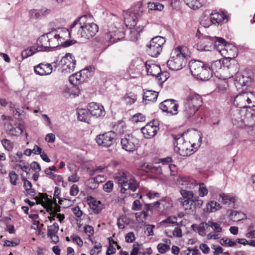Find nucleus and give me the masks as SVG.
I'll use <instances>...</instances> for the list:
<instances>
[{"instance_id": "f257e3e1", "label": "nucleus", "mask_w": 255, "mask_h": 255, "mask_svg": "<svg viewBox=\"0 0 255 255\" xmlns=\"http://www.w3.org/2000/svg\"><path fill=\"white\" fill-rule=\"evenodd\" d=\"M145 9V6L138 2L124 13L126 25L130 29L136 27L131 31L130 38L132 41L138 39L140 32L147 23L146 20L143 18Z\"/></svg>"}, {"instance_id": "f03ea898", "label": "nucleus", "mask_w": 255, "mask_h": 255, "mask_svg": "<svg viewBox=\"0 0 255 255\" xmlns=\"http://www.w3.org/2000/svg\"><path fill=\"white\" fill-rule=\"evenodd\" d=\"M87 17L86 15H83L75 20L70 27L71 31L65 30V33L70 35L71 32L75 31V28L77 26L78 30L77 35L78 38L82 40H89L94 37L98 31L99 27L94 22H88Z\"/></svg>"}, {"instance_id": "7ed1b4c3", "label": "nucleus", "mask_w": 255, "mask_h": 255, "mask_svg": "<svg viewBox=\"0 0 255 255\" xmlns=\"http://www.w3.org/2000/svg\"><path fill=\"white\" fill-rule=\"evenodd\" d=\"M187 48L186 46H178L172 52V56L168 60L167 65L168 68L174 71L181 69L186 64V53Z\"/></svg>"}, {"instance_id": "20e7f679", "label": "nucleus", "mask_w": 255, "mask_h": 255, "mask_svg": "<svg viewBox=\"0 0 255 255\" xmlns=\"http://www.w3.org/2000/svg\"><path fill=\"white\" fill-rule=\"evenodd\" d=\"M115 179L122 187L121 192L126 193L128 190L134 192L138 187V183L134 177L126 170H121L116 174Z\"/></svg>"}, {"instance_id": "39448f33", "label": "nucleus", "mask_w": 255, "mask_h": 255, "mask_svg": "<svg viewBox=\"0 0 255 255\" xmlns=\"http://www.w3.org/2000/svg\"><path fill=\"white\" fill-rule=\"evenodd\" d=\"M202 101V98L199 95L194 92H190L184 100L185 116L187 118L193 116L198 110Z\"/></svg>"}, {"instance_id": "423d86ee", "label": "nucleus", "mask_w": 255, "mask_h": 255, "mask_svg": "<svg viewBox=\"0 0 255 255\" xmlns=\"http://www.w3.org/2000/svg\"><path fill=\"white\" fill-rule=\"evenodd\" d=\"M189 67L192 75L199 80L206 81L212 77L208 65L201 61H192L189 63Z\"/></svg>"}, {"instance_id": "0eeeda50", "label": "nucleus", "mask_w": 255, "mask_h": 255, "mask_svg": "<svg viewBox=\"0 0 255 255\" xmlns=\"http://www.w3.org/2000/svg\"><path fill=\"white\" fill-rule=\"evenodd\" d=\"M194 136L198 138L197 143H191L189 141H186L182 145H181V146L174 147V151L182 156H187L192 154L194 152L193 148L197 149L199 147L201 144L202 138L200 132H198L195 134Z\"/></svg>"}, {"instance_id": "6e6552de", "label": "nucleus", "mask_w": 255, "mask_h": 255, "mask_svg": "<svg viewBox=\"0 0 255 255\" xmlns=\"http://www.w3.org/2000/svg\"><path fill=\"white\" fill-rule=\"evenodd\" d=\"M220 37L216 36H210L205 35L196 45V47L199 51H212L217 49L220 44L221 41H219Z\"/></svg>"}, {"instance_id": "1a4fd4ad", "label": "nucleus", "mask_w": 255, "mask_h": 255, "mask_svg": "<svg viewBox=\"0 0 255 255\" xmlns=\"http://www.w3.org/2000/svg\"><path fill=\"white\" fill-rule=\"evenodd\" d=\"M165 42V39L161 36H155L150 41L146 46V51L151 57H156L162 50V46Z\"/></svg>"}, {"instance_id": "9d476101", "label": "nucleus", "mask_w": 255, "mask_h": 255, "mask_svg": "<svg viewBox=\"0 0 255 255\" xmlns=\"http://www.w3.org/2000/svg\"><path fill=\"white\" fill-rule=\"evenodd\" d=\"M116 137V132L109 131L97 135L95 140L99 146L109 147L115 143Z\"/></svg>"}, {"instance_id": "9b49d317", "label": "nucleus", "mask_w": 255, "mask_h": 255, "mask_svg": "<svg viewBox=\"0 0 255 255\" xmlns=\"http://www.w3.org/2000/svg\"><path fill=\"white\" fill-rule=\"evenodd\" d=\"M58 65L62 67L63 73H69L73 71L76 65V60L71 54L67 53L62 57Z\"/></svg>"}, {"instance_id": "f8f14e48", "label": "nucleus", "mask_w": 255, "mask_h": 255, "mask_svg": "<svg viewBox=\"0 0 255 255\" xmlns=\"http://www.w3.org/2000/svg\"><path fill=\"white\" fill-rule=\"evenodd\" d=\"M125 36V33L120 31L117 27H110L104 35L105 40L110 44L118 42Z\"/></svg>"}, {"instance_id": "ddd939ff", "label": "nucleus", "mask_w": 255, "mask_h": 255, "mask_svg": "<svg viewBox=\"0 0 255 255\" xmlns=\"http://www.w3.org/2000/svg\"><path fill=\"white\" fill-rule=\"evenodd\" d=\"M138 142V139L132 134H126L121 140L123 148L128 152L134 150Z\"/></svg>"}, {"instance_id": "4468645a", "label": "nucleus", "mask_w": 255, "mask_h": 255, "mask_svg": "<svg viewBox=\"0 0 255 255\" xmlns=\"http://www.w3.org/2000/svg\"><path fill=\"white\" fill-rule=\"evenodd\" d=\"M179 105L174 99H166L160 103L159 108L163 112L171 115H176L178 113Z\"/></svg>"}, {"instance_id": "2eb2a0df", "label": "nucleus", "mask_w": 255, "mask_h": 255, "mask_svg": "<svg viewBox=\"0 0 255 255\" xmlns=\"http://www.w3.org/2000/svg\"><path fill=\"white\" fill-rule=\"evenodd\" d=\"M232 121L234 126L239 128H243L246 127L245 112L243 111L236 110L231 115Z\"/></svg>"}, {"instance_id": "dca6fc26", "label": "nucleus", "mask_w": 255, "mask_h": 255, "mask_svg": "<svg viewBox=\"0 0 255 255\" xmlns=\"http://www.w3.org/2000/svg\"><path fill=\"white\" fill-rule=\"evenodd\" d=\"M52 71L53 67L50 63H41L34 67V73L39 76L48 75Z\"/></svg>"}, {"instance_id": "f3484780", "label": "nucleus", "mask_w": 255, "mask_h": 255, "mask_svg": "<svg viewBox=\"0 0 255 255\" xmlns=\"http://www.w3.org/2000/svg\"><path fill=\"white\" fill-rule=\"evenodd\" d=\"M159 129V128L158 126L150 122L142 128L141 130L146 138H150L157 134Z\"/></svg>"}, {"instance_id": "a211bd4d", "label": "nucleus", "mask_w": 255, "mask_h": 255, "mask_svg": "<svg viewBox=\"0 0 255 255\" xmlns=\"http://www.w3.org/2000/svg\"><path fill=\"white\" fill-rule=\"evenodd\" d=\"M219 41H221V44L217 47L216 49L222 55L224 56H226V55L228 56H231L232 48L235 50H236V47L232 44H227L223 38L220 37Z\"/></svg>"}, {"instance_id": "6ab92c4d", "label": "nucleus", "mask_w": 255, "mask_h": 255, "mask_svg": "<svg viewBox=\"0 0 255 255\" xmlns=\"http://www.w3.org/2000/svg\"><path fill=\"white\" fill-rule=\"evenodd\" d=\"M88 111L90 115L96 117L104 116L105 114V111L104 107L96 103H90L88 105Z\"/></svg>"}, {"instance_id": "aec40b11", "label": "nucleus", "mask_w": 255, "mask_h": 255, "mask_svg": "<svg viewBox=\"0 0 255 255\" xmlns=\"http://www.w3.org/2000/svg\"><path fill=\"white\" fill-rule=\"evenodd\" d=\"M49 33L41 36L37 40V48L39 51H48L49 49Z\"/></svg>"}, {"instance_id": "412c9836", "label": "nucleus", "mask_w": 255, "mask_h": 255, "mask_svg": "<svg viewBox=\"0 0 255 255\" xmlns=\"http://www.w3.org/2000/svg\"><path fill=\"white\" fill-rule=\"evenodd\" d=\"M252 82L251 78L247 76L238 74L236 77L235 85L237 89L249 86Z\"/></svg>"}, {"instance_id": "4be33fe9", "label": "nucleus", "mask_w": 255, "mask_h": 255, "mask_svg": "<svg viewBox=\"0 0 255 255\" xmlns=\"http://www.w3.org/2000/svg\"><path fill=\"white\" fill-rule=\"evenodd\" d=\"M178 184L182 186L181 189L186 190L193 189L197 185L194 179L188 177H180L178 180Z\"/></svg>"}, {"instance_id": "5701e85b", "label": "nucleus", "mask_w": 255, "mask_h": 255, "mask_svg": "<svg viewBox=\"0 0 255 255\" xmlns=\"http://www.w3.org/2000/svg\"><path fill=\"white\" fill-rule=\"evenodd\" d=\"M49 49L54 48L61 45V40H64L63 35L57 34L55 31L49 32Z\"/></svg>"}, {"instance_id": "b1692460", "label": "nucleus", "mask_w": 255, "mask_h": 255, "mask_svg": "<svg viewBox=\"0 0 255 255\" xmlns=\"http://www.w3.org/2000/svg\"><path fill=\"white\" fill-rule=\"evenodd\" d=\"M234 105L240 108L249 107V104L246 92H244L237 95L234 101Z\"/></svg>"}, {"instance_id": "393cba45", "label": "nucleus", "mask_w": 255, "mask_h": 255, "mask_svg": "<svg viewBox=\"0 0 255 255\" xmlns=\"http://www.w3.org/2000/svg\"><path fill=\"white\" fill-rule=\"evenodd\" d=\"M144 65L146 68L147 74L148 75L155 76L156 78L158 74H160L161 72L160 66L155 64L150 61H146Z\"/></svg>"}, {"instance_id": "a878e982", "label": "nucleus", "mask_w": 255, "mask_h": 255, "mask_svg": "<svg viewBox=\"0 0 255 255\" xmlns=\"http://www.w3.org/2000/svg\"><path fill=\"white\" fill-rule=\"evenodd\" d=\"M210 16L211 19L213 22V24L219 25L222 22H226L228 21L227 16L223 12L219 13L216 11L212 12Z\"/></svg>"}, {"instance_id": "bb28decb", "label": "nucleus", "mask_w": 255, "mask_h": 255, "mask_svg": "<svg viewBox=\"0 0 255 255\" xmlns=\"http://www.w3.org/2000/svg\"><path fill=\"white\" fill-rule=\"evenodd\" d=\"M6 130L8 134L13 136H18L23 132V129L21 127H14L10 123L6 125Z\"/></svg>"}, {"instance_id": "cd10ccee", "label": "nucleus", "mask_w": 255, "mask_h": 255, "mask_svg": "<svg viewBox=\"0 0 255 255\" xmlns=\"http://www.w3.org/2000/svg\"><path fill=\"white\" fill-rule=\"evenodd\" d=\"M158 93L152 90H146L144 92L143 99L147 104V102H154L157 100Z\"/></svg>"}, {"instance_id": "c85d7f7f", "label": "nucleus", "mask_w": 255, "mask_h": 255, "mask_svg": "<svg viewBox=\"0 0 255 255\" xmlns=\"http://www.w3.org/2000/svg\"><path fill=\"white\" fill-rule=\"evenodd\" d=\"M245 112L246 126L255 125V110L250 109V110H247Z\"/></svg>"}, {"instance_id": "c756f323", "label": "nucleus", "mask_w": 255, "mask_h": 255, "mask_svg": "<svg viewBox=\"0 0 255 255\" xmlns=\"http://www.w3.org/2000/svg\"><path fill=\"white\" fill-rule=\"evenodd\" d=\"M78 119L81 121L89 123L90 114L88 110L80 109L77 111Z\"/></svg>"}, {"instance_id": "7c9ffc66", "label": "nucleus", "mask_w": 255, "mask_h": 255, "mask_svg": "<svg viewBox=\"0 0 255 255\" xmlns=\"http://www.w3.org/2000/svg\"><path fill=\"white\" fill-rule=\"evenodd\" d=\"M185 3L190 8L196 9L201 7L204 2V0H184Z\"/></svg>"}, {"instance_id": "2f4dec72", "label": "nucleus", "mask_w": 255, "mask_h": 255, "mask_svg": "<svg viewBox=\"0 0 255 255\" xmlns=\"http://www.w3.org/2000/svg\"><path fill=\"white\" fill-rule=\"evenodd\" d=\"M207 65L208 68H210L211 72H212V75L213 73L217 72L222 67V63L220 59L212 61L210 64Z\"/></svg>"}, {"instance_id": "473e14b6", "label": "nucleus", "mask_w": 255, "mask_h": 255, "mask_svg": "<svg viewBox=\"0 0 255 255\" xmlns=\"http://www.w3.org/2000/svg\"><path fill=\"white\" fill-rule=\"evenodd\" d=\"M219 198L221 199L220 201H221L223 204L230 205L231 203L234 204L235 202V198L234 197L224 193H221L219 194Z\"/></svg>"}, {"instance_id": "72a5a7b5", "label": "nucleus", "mask_w": 255, "mask_h": 255, "mask_svg": "<svg viewBox=\"0 0 255 255\" xmlns=\"http://www.w3.org/2000/svg\"><path fill=\"white\" fill-rule=\"evenodd\" d=\"M39 51L38 49L35 46H32L30 47H28L24 50H23L21 52V57L22 58L25 59L28 58L29 56L33 55L34 54Z\"/></svg>"}, {"instance_id": "f704fd0d", "label": "nucleus", "mask_w": 255, "mask_h": 255, "mask_svg": "<svg viewBox=\"0 0 255 255\" xmlns=\"http://www.w3.org/2000/svg\"><path fill=\"white\" fill-rule=\"evenodd\" d=\"M48 9H32L29 12L30 17L32 18H40L48 13Z\"/></svg>"}, {"instance_id": "c9c22d12", "label": "nucleus", "mask_w": 255, "mask_h": 255, "mask_svg": "<svg viewBox=\"0 0 255 255\" xmlns=\"http://www.w3.org/2000/svg\"><path fill=\"white\" fill-rule=\"evenodd\" d=\"M129 223L130 220L126 215L121 216L117 221L118 228L121 229H124L125 227L128 225Z\"/></svg>"}, {"instance_id": "e433bc0d", "label": "nucleus", "mask_w": 255, "mask_h": 255, "mask_svg": "<svg viewBox=\"0 0 255 255\" xmlns=\"http://www.w3.org/2000/svg\"><path fill=\"white\" fill-rule=\"evenodd\" d=\"M227 212L229 216L234 221H240L243 219L245 216L243 213L237 211L229 210Z\"/></svg>"}, {"instance_id": "4c0bfd02", "label": "nucleus", "mask_w": 255, "mask_h": 255, "mask_svg": "<svg viewBox=\"0 0 255 255\" xmlns=\"http://www.w3.org/2000/svg\"><path fill=\"white\" fill-rule=\"evenodd\" d=\"M210 230V224L208 223H201L198 226V232L200 235L204 237L206 235V233Z\"/></svg>"}, {"instance_id": "58836bf2", "label": "nucleus", "mask_w": 255, "mask_h": 255, "mask_svg": "<svg viewBox=\"0 0 255 255\" xmlns=\"http://www.w3.org/2000/svg\"><path fill=\"white\" fill-rule=\"evenodd\" d=\"M69 80V82L73 86L77 85L79 83L83 82L79 72L73 74L70 76Z\"/></svg>"}, {"instance_id": "ea45409f", "label": "nucleus", "mask_w": 255, "mask_h": 255, "mask_svg": "<svg viewBox=\"0 0 255 255\" xmlns=\"http://www.w3.org/2000/svg\"><path fill=\"white\" fill-rule=\"evenodd\" d=\"M89 205L96 214H99L102 209L103 205L100 201L93 200L89 203Z\"/></svg>"}, {"instance_id": "a19ab883", "label": "nucleus", "mask_w": 255, "mask_h": 255, "mask_svg": "<svg viewBox=\"0 0 255 255\" xmlns=\"http://www.w3.org/2000/svg\"><path fill=\"white\" fill-rule=\"evenodd\" d=\"M184 133L178 134H173L172 137L174 140V145L175 146H181L186 141L184 140L183 136Z\"/></svg>"}, {"instance_id": "79ce46f5", "label": "nucleus", "mask_w": 255, "mask_h": 255, "mask_svg": "<svg viewBox=\"0 0 255 255\" xmlns=\"http://www.w3.org/2000/svg\"><path fill=\"white\" fill-rule=\"evenodd\" d=\"M207 211L210 212H215L221 208V205L216 201H210L207 204Z\"/></svg>"}, {"instance_id": "37998d69", "label": "nucleus", "mask_w": 255, "mask_h": 255, "mask_svg": "<svg viewBox=\"0 0 255 255\" xmlns=\"http://www.w3.org/2000/svg\"><path fill=\"white\" fill-rule=\"evenodd\" d=\"M123 100L127 105H130L136 101V96L132 93H129L125 95Z\"/></svg>"}, {"instance_id": "c03bdc74", "label": "nucleus", "mask_w": 255, "mask_h": 255, "mask_svg": "<svg viewBox=\"0 0 255 255\" xmlns=\"http://www.w3.org/2000/svg\"><path fill=\"white\" fill-rule=\"evenodd\" d=\"M166 235L169 238L176 237L180 238L182 236V233L181 229L176 227L172 231H166Z\"/></svg>"}, {"instance_id": "a18cd8bd", "label": "nucleus", "mask_w": 255, "mask_h": 255, "mask_svg": "<svg viewBox=\"0 0 255 255\" xmlns=\"http://www.w3.org/2000/svg\"><path fill=\"white\" fill-rule=\"evenodd\" d=\"M92 69L93 68L91 67H88L79 72V74L81 75L83 81H86L89 77L91 76V71L92 70Z\"/></svg>"}, {"instance_id": "49530a36", "label": "nucleus", "mask_w": 255, "mask_h": 255, "mask_svg": "<svg viewBox=\"0 0 255 255\" xmlns=\"http://www.w3.org/2000/svg\"><path fill=\"white\" fill-rule=\"evenodd\" d=\"M164 241L166 244L160 243L157 246L158 251L160 254H164L170 249V246L167 245L168 242L170 243V240L165 239Z\"/></svg>"}, {"instance_id": "de8ad7c7", "label": "nucleus", "mask_w": 255, "mask_h": 255, "mask_svg": "<svg viewBox=\"0 0 255 255\" xmlns=\"http://www.w3.org/2000/svg\"><path fill=\"white\" fill-rule=\"evenodd\" d=\"M147 7L150 10L161 11L163 9L164 5L159 2H148Z\"/></svg>"}, {"instance_id": "09e8293b", "label": "nucleus", "mask_w": 255, "mask_h": 255, "mask_svg": "<svg viewBox=\"0 0 255 255\" xmlns=\"http://www.w3.org/2000/svg\"><path fill=\"white\" fill-rule=\"evenodd\" d=\"M180 193L183 197V199H193V192L189 190L181 189Z\"/></svg>"}, {"instance_id": "8fccbe9b", "label": "nucleus", "mask_w": 255, "mask_h": 255, "mask_svg": "<svg viewBox=\"0 0 255 255\" xmlns=\"http://www.w3.org/2000/svg\"><path fill=\"white\" fill-rule=\"evenodd\" d=\"M248 100L249 101V107L255 106V92H246Z\"/></svg>"}, {"instance_id": "3c124183", "label": "nucleus", "mask_w": 255, "mask_h": 255, "mask_svg": "<svg viewBox=\"0 0 255 255\" xmlns=\"http://www.w3.org/2000/svg\"><path fill=\"white\" fill-rule=\"evenodd\" d=\"M59 230V225L57 223H55L52 225L48 226V236L57 234Z\"/></svg>"}, {"instance_id": "603ef678", "label": "nucleus", "mask_w": 255, "mask_h": 255, "mask_svg": "<svg viewBox=\"0 0 255 255\" xmlns=\"http://www.w3.org/2000/svg\"><path fill=\"white\" fill-rule=\"evenodd\" d=\"M105 178L102 175H98L94 178H91L89 179V181H91V183H94L95 185L94 188H95L96 185L100 183L103 182L105 180Z\"/></svg>"}, {"instance_id": "864d4df0", "label": "nucleus", "mask_w": 255, "mask_h": 255, "mask_svg": "<svg viewBox=\"0 0 255 255\" xmlns=\"http://www.w3.org/2000/svg\"><path fill=\"white\" fill-rule=\"evenodd\" d=\"M194 203L193 199H183L181 204L185 210L191 209V206Z\"/></svg>"}, {"instance_id": "5fc2aeb1", "label": "nucleus", "mask_w": 255, "mask_h": 255, "mask_svg": "<svg viewBox=\"0 0 255 255\" xmlns=\"http://www.w3.org/2000/svg\"><path fill=\"white\" fill-rule=\"evenodd\" d=\"M200 24L204 27H208L213 24L211 17H204L200 21Z\"/></svg>"}, {"instance_id": "6e6d98bb", "label": "nucleus", "mask_w": 255, "mask_h": 255, "mask_svg": "<svg viewBox=\"0 0 255 255\" xmlns=\"http://www.w3.org/2000/svg\"><path fill=\"white\" fill-rule=\"evenodd\" d=\"M10 178V182L12 185L17 184V180L18 178V175L14 171H11L8 174Z\"/></svg>"}, {"instance_id": "4d7b16f0", "label": "nucleus", "mask_w": 255, "mask_h": 255, "mask_svg": "<svg viewBox=\"0 0 255 255\" xmlns=\"http://www.w3.org/2000/svg\"><path fill=\"white\" fill-rule=\"evenodd\" d=\"M114 183L112 181L109 180L103 185V190L107 193H110L113 191Z\"/></svg>"}, {"instance_id": "13d9d810", "label": "nucleus", "mask_w": 255, "mask_h": 255, "mask_svg": "<svg viewBox=\"0 0 255 255\" xmlns=\"http://www.w3.org/2000/svg\"><path fill=\"white\" fill-rule=\"evenodd\" d=\"M1 143L4 148L7 150H10L13 147V143L9 140L4 139L2 140Z\"/></svg>"}, {"instance_id": "bf43d9fd", "label": "nucleus", "mask_w": 255, "mask_h": 255, "mask_svg": "<svg viewBox=\"0 0 255 255\" xmlns=\"http://www.w3.org/2000/svg\"><path fill=\"white\" fill-rule=\"evenodd\" d=\"M228 84L226 81H222L218 84V91L220 93H224L227 91Z\"/></svg>"}, {"instance_id": "052dcab7", "label": "nucleus", "mask_w": 255, "mask_h": 255, "mask_svg": "<svg viewBox=\"0 0 255 255\" xmlns=\"http://www.w3.org/2000/svg\"><path fill=\"white\" fill-rule=\"evenodd\" d=\"M139 245L138 244H134L133 249L130 252V255H145L144 252H139Z\"/></svg>"}, {"instance_id": "680f3d73", "label": "nucleus", "mask_w": 255, "mask_h": 255, "mask_svg": "<svg viewBox=\"0 0 255 255\" xmlns=\"http://www.w3.org/2000/svg\"><path fill=\"white\" fill-rule=\"evenodd\" d=\"M78 92V89H70L69 88H67L66 89L64 90L63 94L64 96L66 97H68L72 95H78L77 93Z\"/></svg>"}, {"instance_id": "e2e57ef3", "label": "nucleus", "mask_w": 255, "mask_h": 255, "mask_svg": "<svg viewBox=\"0 0 255 255\" xmlns=\"http://www.w3.org/2000/svg\"><path fill=\"white\" fill-rule=\"evenodd\" d=\"M209 224H210V228H211L215 232L217 233L222 232V228L219 224L212 221H209Z\"/></svg>"}, {"instance_id": "0e129e2a", "label": "nucleus", "mask_w": 255, "mask_h": 255, "mask_svg": "<svg viewBox=\"0 0 255 255\" xmlns=\"http://www.w3.org/2000/svg\"><path fill=\"white\" fill-rule=\"evenodd\" d=\"M156 78L158 80L159 82L162 83L167 79L168 73L166 72H161V71Z\"/></svg>"}, {"instance_id": "69168bd1", "label": "nucleus", "mask_w": 255, "mask_h": 255, "mask_svg": "<svg viewBox=\"0 0 255 255\" xmlns=\"http://www.w3.org/2000/svg\"><path fill=\"white\" fill-rule=\"evenodd\" d=\"M147 216V214L144 211L141 212L139 214L138 213L135 214L136 219L140 222H143L144 220H145Z\"/></svg>"}, {"instance_id": "338daca9", "label": "nucleus", "mask_w": 255, "mask_h": 255, "mask_svg": "<svg viewBox=\"0 0 255 255\" xmlns=\"http://www.w3.org/2000/svg\"><path fill=\"white\" fill-rule=\"evenodd\" d=\"M199 195L201 197H203L208 194V189L206 188L204 184L201 183L199 185Z\"/></svg>"}, {"instance_id": "774afa93", "label": "nucleus", "mask_w": 255, "mask_h": 255, "mask_svg": "<svg viewBox=\"0 0 255 255\" xmlns=\"http://www.w3.org/2000/svg\"><path fill=\"white\" fill-rule=\"evenodd\" d=\"M244 128L247 130L250 135H254L255 134V125H247Z\"/></svg>"}]
</instances>
